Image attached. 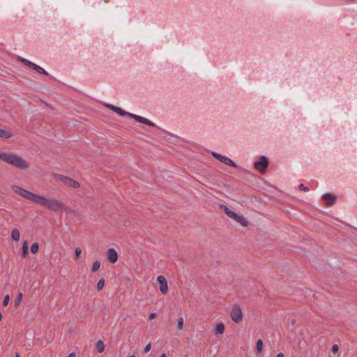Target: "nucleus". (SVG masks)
I'll use <instances>...</instances> for the list:
<instances>
[{
    "instance_id": "obj_22",
    "label": "nucleus",
    "mask_w": 357,
    "mask_h": 357,
    "mask_svg": "<svg viewBox=\"0 0 357 357\" xmlns=\"http://www.w3.org/2000/svg\"><path fill=\"white\" fill-rule=\"evenodd\" d=\"M104 285H105V280L104 279L99 280V281L98 282V284H97L98 290H99V291L101 290L104 287Z\"/></svg>"
},
{
    "instance_id": "obj_12",
    "label": "nucleus",
    "mask_w": 357,
    "mask_h": 357,
    "mask_svg": "<svg viewBox=\"0 0 357 357\" xmlns=\"http://www.w3.org/2000/svg\"><path fill=\"white\" fill-rule=\"evenodd\" d=\"M221 207L224 208V211L225 213L231 218L235 220L236 218H239V215H237L235 212L230 211L228 207L225 206H221Z\"/></svg>"
},
{
    "instance_id": "obj_2",
    "label": "nucleus",
    "mask_w": 357,
    "mask_h": 357,
    "mask_svg": "<svg viewBox=\"0 0 357 357\" xmlns=\"http://www.w3.org/2000/svg\"><path fill=\"white\" fill-rule=\"evenodd\" d=\"M0 160L21 170L29 167V164L25 159L13 153L0 152Z\"/></svg>"
},
{
    "instance_id": "obj_28",
    "label": "nucleus",
    "mask_w": 357,
    "mask_h": 357,
    "mask_svg": "<svg viewBox=\"0 0 357 357\" xmlns=\"http://www.w3.org/2000/svg\"><path fill=\"white\" fill-rule=\"evenodd\" d=\"M298 188L301 190H303V191H308L309 189L307 187L305 186L304 184L301 183L298 185Z\"/></svg>"
},
{
    "instance_id": "obj_5",
    "label": "nucleus",
    "mask_w": 357,
    "mask_h": 357,
    "mask_svg": "<svg viewBox=\"0 0 357 357\" xmlns=\"http://www.w3.org/2000/svg\"><path fill=\"white\" fill-rule=\"evenodd\" d=\"M230 317L235 323H239L243 319L242 310L238 305H233L230 312Z\"/></svg>"
},
{
    "instance_id": "obj_16",
    "label": "nucleus",
    "mask_w": 357,
    "mask_h": 357,
    "mask_svg": "<svg viewBox=\"0 0 357 357\" xmlns=\"http://www.w3.org/2000/svg\"><path fill=\"white\" fill-rule=\"evenodd\" d=\"M96 348L99 353H102L105 349V344L102 340H98L96 344Z\"/></svg>"
},
{
    "instance_id": "obj_14",
    "label": "nucleus",
    "mask_w": 357,
    "mask_h": 357,
    "mask_svg": "<svg viewBox=\"0 0 357 357\" xmlns=\"http://www.w3.org/2000/svg\"><path fill=\"white\" fill-rule=\"evenodd\" d=\"M225 331V325L222 323H219L216 325L215 329V334H222Z\"/></svg>"
},
{
    "instance_id": "obj_35",
    "label": "nucleus",
    "mask_w": 357,
    "mask_h": 357,
    "mask_svg": "<svg viewBox=\"0 0 357 357\" xmlns=\"http://www.w3.org/2000/svg\"><path fill=\"white\" fill-rule=\"evenodd\" d=\"M15 357H20L19 352H15Z\"/></svg>"
},
{
    "instance_id": "obj_39",
    "label": "nucleus",
    "mask_w": 357,
    "mask_h": 357,
    "mask_svg": "<svg viewBox=\"0 0 357 357\" xmlns=\"http://www.w3.org/2000/svg\"><path fill=\"white\" fill-rule=\"evenodd\" d=\"M292 324H295V320L292 321Z\"/></svg>"
},
{
    "instance_id": "obj_20",
    "label": "nucleus",
    "mask_w": 357,
    "mask_h": 357,
    "mask_svg": "<svg viewBox=\"0 0 357 357\" xmlns=\"http://www.w3.org/2000/svg\"><path fill=\"white\" fill-rule=\"evenodd\" d=\"M263 347V342L261 340H258L257 342L256 349L257 353H261Z\"/></svg>"
},
{
    "instance_id": "obj_31",
    "label": "nucleus",
    "mask_w": 357,
    "mask_h": 357,
    "mask_svg": "<svg viewBox=\"0 0 357 357\" xmlns=\"http://www.w3.org/2000/svg\"><path fill=\"white\" fill-rule=\"evenodd\" d=\"M156 313L155 312H152L150 314L149 317V320H152L153 319H155L156 317Z\"/></svg>"
},
{
    "instance_id": "obj_17",
    "label": "nucleus",
    "mask_w": 357,
    "mask_h": 357,
    "mask_svg": "<svg viewBox=\"0 0 357 357\" xmlns=\"http://www.w3.org/2000/svg\"><path fill=\"white\" fill-rule=\"evenodd\" d=\"M29 247L26 241H24L22 245V255L23 257H25L28 253Z\"/></svg>"
},
{
    "instance_id": "obj_3",
    "label": "nucleus",
    "mask_w": 357,
    "mask_h": 357,
    "mask_svg": "<svg viewBox=\"0 0 357 357\" xmlns=\"http://www.w3.org/2000/svg\"><path fill=\"white\" fill-rule=\"evenodd\" d=\"M114 112L120 116H123L127 115V116H130L131 118L134 119L137 122H139V123H142L150 126L155 127V124L153 122L149 120L148 119H146L144 117H142L141 116H139V115H137L135 114H132V113L126 112L123 109H122L121 108L118 107L116 106V107H114Z\"/></svg>"
},
{
    "instance_id": "obj_4",
    "label": "nucleus",
    "mask_w": 357,
    "mask_h": 357,
    "mask_svg": "<svg viewBox=\"0 0 357 357\" xmlns=\"http://www.w3.org/2000/svg\"><path fill=\"white\" fill-rule=\"evenodd\" d=\"M52 177L54 178V180L61 181L65 185L70 188H79L80 186L79 183L75 180L61 174L54 173L52 174Z\"/></svg>"
},
{
    "instance_id": "obj_13",
    "label": "nucleus",
    "mask_w": 357,
    "mask_h": 357,
    "mask_svg": "<svg viewBox=\"0 0 357 357\" xmlns=\"http://www.w3.org/2000/svg\"><path fill=\"white\" fill-rule=\"evenodd\" d=\"M11 237L15 241H17L20 240V232L18 229L14 228V229H12V231H11Z\"/></svg>"
},
{
    "instance_id": "obj_8",
    "label": "nucleus",
    "mask_w": 357,
    "mask_h": 357,
    "mask_svg": "<svg viewBox=\"0 0 357 357\" xmlns=\"http://www.w3.org/2000/svg\"><path fill=\"white\" fill-rule=\"evenodd\" d=\"M157 280L160 284V291L162 294H167L168 291L167 281L163 275H158Z\"/></svg>"
},
{
    "instance_id": "obj_6",
    "label": "nucleus",
    "mask_w": 357,
    "mask_h": 357,
    "mask_svg": "<svg viewBox=\"0 0 357 357\" xmlns=\"http://www.w3.org/2000/svg\"><path fill=\"white\" fill-rule=\"evenodd\" d=\"M269 162L266 156H261L259 161L254 163L255 168L261 173H264L268 166Z\"/></svg>"
},
{
    "instance_id": "obj_38",
    "label": "nucleus",
    "mask_w": 357,
    "mask_h": 357,
    "mask_svg": "<svg viewBox=\"0 0 357 357\" xmlns=\"http://www.w3.org/2000/svg\"><path fill=\"white\" fill-rule=\"evenodd\" d=\"M128 357H135V355H130V356H128Z\"/></svg>"
},
{
    "instance_id": "obj_7",
    "label": "nucleus",
    "mask_w": 357,
    "mask_h": 357,
    "mask_svg": "<svg viewBox=\"0 0 357 357\" xmlns=\"http://www.w3.org/2000/svg\"><path fill=\"white\" fill-rule=\"evenodd\" d=\"M212 155L226 165L231 166V167H237L236 165L235 164V162H233L229 158H228L227 156L222 155L215 152H212Z\"/></svg>"
},
{
    "instance_id": "obj_19",
    "label": "nucleus",
    "mask_w": 357,
    "mask_h": 357,
    "mask_svg": "<svg viewBox=\"0 0 357 357\" xmlns=\"http://www.w3.org/2000/svg\"><path fill=\"white\" fill-rule=\"evenodd\" d=\"M39 244L38 243H33L31 246V252L33 254H36L38 252Z\"/></svg>"
},
{
    "instance_id": "obj_30",
    "label": "nucleus",
    "mask_w": 357,
    "mask_h": 357,
    "mask_svg": "<svg viewBox=\"0 0 357 357\" xmlns=\"http://www.w3.org/2000/svg\"><path fill=\"white\" fill-rule=\"evenodd\" d=\"M151 344L149 343L144 349V352L147 353L151 350Z\"/></svg>"
},
{
    "instance_id": "obj_25",
    "label": "nucleus",
    "mask_w": 357,
    "mask_h": 357,
    "mask_svg": "<svg viewBox=\"0 0 357 357\" xmlns=\"http://www.w3.org/2000/svg\"><path fill=\"white\" fill-rule=\"evenodd\" d=\"M82 253V250L80 248H75V258H78L79 257V255H81Z\"/></svg>"
},
{
    "instance_id": "obj_18",
    "label": "nucleus",
    "mask_w": 357,
    "mask_h": 357,
    "mask_svg": "<svg viewBox=\"0 0 357 357\" xmlns=\"http://www.w3.org/2000/svg\"><path fill=\"white\" fill-rule=\"evenodd\" d=\"M18 60L20 61L22 63H23L24 65H26V66H28L29 68H31V66L33 63V62L27 60L26 59H24V58H22V57H20L19 56L18 57Z\"/></svg>"
},
{
    "instance_id": "obj_1",
    "label": "nucleus",
    "mask_w": 357,
    "mask_h": 357,
    "mask_svg": "<svg viewBox=\"0 0 357 357\" xmlns=\"http://www.w3.org/2000/svg\"><path fill=\"white\" fill-rule=\"evenodd\" d=\"M11 189L20 196L34 203L40 204L47 208L53 211H62L64 205L61 202L56 199H47L43 196L34 194L26 189H24L18 185H13L11 186Z\"/></svg>"
},
{
    "instance_id": "obj_10",
    "label": "nucleus",
    "mask_w": 357,
    "mask_h": 357,
    "mask_svg": "<svg viewBox=\"0 0 357 357\" xmlns=\"http://www.w3.org/2000/svg\"><path fill=\"white\" fill-rule=\"evenodd\" d=\"M322 199L327 206H332L335 203L337 197L333 194L326 193L323 195Z\"/></svg>"
},
{
    "instance_id": "obj_29",
    "label": "nucleus",
    "mask_w": 357,
    "mask_h": 357,
    "mask_svg": "<svg viewBox=\"0 0 357 357\" xmlns=\"http://www.w3.org/2000/svg\"><path fill=\"white\" fill-rule=\"evenodd\" d=\"M100 265H101L100 261H98V260H96V261L93 263V266H92V267H91V268H100Z\"/></svg>"
},
{
    "instance_id": "obj_26",
    "label": "nucleus",
    "mask_w": 357,
    "mask_h": 357,
    "mask_svg": "<svg viewBox=\"0 0 357 357\" xmlns=\"http://www.w3.org/2000/svg\"><path fill=\"white\" fill-rule=\"evenodd\" d=\"M9 300H10V296L9 295H6L5 297H4V299H3V306H7L8 303H9Z\"/></svg>"
},
{
    "instance_id": "obj_37",
    "label": "nucleus",
    "mask_w": 357,
    "mask_h": 357,
    "mask_svg": "<svg viewBox=\"0 0 357 357\" xmlns=\"http://www.w3.org/2000/svg\"><path fill=\"white\" fill-rule=\"evenodd\" d=\"M1 319H2V314H1V313L0 312V321L1 320Z\"/></svg>"
},
{
    "instance_id": "obj_34",
    "label": "nucleus",
    "mask_w": 357,
    "mask_h": 357,
    "mask_svg": "<svg viewBox=\"0 0 357 357\" xmlns=\"http://www.w3.org/2000/svg\"><path fill=\"white\" fill-rule=\"evenodd\" d=\"M276 357H284V354H283V353L280 352V353L278 354Z\"/></svg>"
},
{
    "instance_id": "obj_15",
    "label": "nucleus",
    "mask_w": 357,
    "mask_h": 357,
    "mask_svg": "<svg viewBox=\"0 0 357 357\" xmlns=\"http://www.w3.org/2000/svg\"><path fill=\"white\" fill-rule=\"evenodd\" d=\"M13 137V134L8 131L0 129V137L4 139H9Z\"/></svg>"
},
{
    "instance_id": "obj_27",
    "label": "nucleus",
    "mask_w": 357,
    "mask_h": 357,
    "mask_svg": "<svg viewBox=\"0 0 357 357\" xmlns=\"http://www.w3.org/2000/svg\"><path fill=\"white\" fill-rule=\"evenodd\" d=\"M338 349H339V347L337 344H333L332 346L331 351L333 353L336 354L338 351Z\"/></svg>"
},
{
    "instance_id": "obj_24",
    "label": "nucleus",
    "mask_w": 357,
    "mask_h": 357,
    "mask_svg": "<svg viewBox=\"0 0 357 357\" xmlns=\"http://www.w3.org/2000/svg\"><path fill=\"white\" fill-rule=\"evenodd\" d=\"M22 299V293H19L17 296V298L15 300V305H18L20 303Z\"/></svg>"
},
{
    "instance_id": "obj_11",
    "label": "nucleus",
    "mask_w": 357,
    "mask_h": 357,
    "mask_svg": "<svg viewBox=\"0 0 357 357\" xmlns=\"http://www.w3.org/2000/svg\"><path fill=\"white\" fill-rule=\"evenodd\" d=\"M31 68L36 70L40 74H43L46 76L51 77V75L45 69H43L42 67L39 66L38 65H37L34 63H32Z\"/></svg>"
},
{
    "instance_id": "obj_9",
    "label": "nucleus",
    "mask_w": 357,
    "mask_h": 357,
    "mask_svg": "<svg viewBox=\"0 0 357 357\" xmlns=\"http://www.w3.org/2000/svg\"><path fill=\"white\" fill-rule=\"evenodd\" d=\"M106 256H107V259L110 263L114 264L117 261L119 255H118L117 252L114 248H110L107 249V250L106 252Z\"/></svg>"
},
{
    "instance_id": "obj_21",
    "label": "nucleus",
    "mask_w": 357,
    "mask_h": 357,
    "mask_svg": "<svg viewBox=\"0 0 357 357\" xmlns=\"http://www.w3.org/2000/svg\"><path fill=\"white\" fill-rule=\"evenodd\" d=\"M177 328L180 330H182L183 328V318L180 317L177 320Z\"/></svg>"
},
{
    "instance_id": "obj_36",
    "label": "nucleus",
    "mask_w": 357,
    "mask_h": 357,
    "mask_svg": "<svg viewBox=\"0 0 357 357\" xmlns=\"http://www.w3.org/2000/svg\"><path fill=\"white\" fill-rule=\"evenodd\" d=\"M160 357H166V354L165 353H162Z\"/></svg>"
},
{
    "instance_id": "obj_32",
    "label": "nucleus",
    "mask_w": 357,
    "mask_h": 357,
    "mask_svg": "<svg viewBox=\"0 0 357 357\" xmlns=\"http://www.w3.org/2000/svg\"><path fill=\"white\" fill-rule=\"evenodd\" d=\"M105 106L108 108H109L111 110L114 112V107H116V106L110 105V104H106Z\"/></svg>"
},
{
    "instance_id": "obj_33",
    "label": "nucleus",
    "mask_w": 357,
    "mask_h": 357,
    "mask_svg": "<svg viewBox=\"0 0 357 357\" xmlns=\"http://www.w3.org/2000/svg\"><path fill=\"white\" fill-rule=\"evenodd\" d=\"M75 356H76V354L75 352H71L70 354H69L68 357H75Z\"/></svg>"
},
{
    "instance_id": "obj_23",
    "label": "nucleus",
    "mask_w": 357,
    "mask_h": 357,
    "mask_svg": "<svg viewBox=\"0 0 357 357\" xmlns=\"http://www.w3.org/2000/svg\"><path fill=\"white\" fill-rule=\"evenodd\" d=\"M234 220L237 221L238 222H240L242 225L246 226L247 225V221L241 216L239 215V218H236Z\"/></svg>"
}]
</instances>
